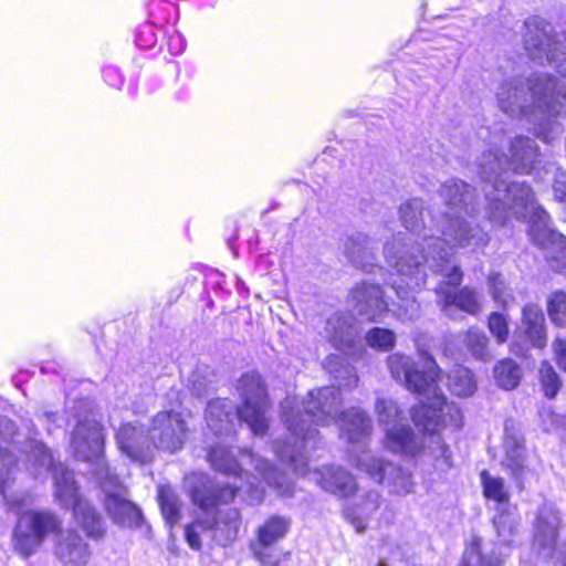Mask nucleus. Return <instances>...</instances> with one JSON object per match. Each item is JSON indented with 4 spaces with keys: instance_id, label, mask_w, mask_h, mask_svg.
I'll return each mask as SVG.
<instances>
[{
    "instance_id": "nucleus-1",
    "label": "nucleus",
    "mask_w": 566,
    "mask_h": 566,
    "mask_svg": "<svg viewBox=\"0 0 566 566\" xmlns=\"http://www.w3.org/2000/svg\"><path fill=\"white\" fill-rule=\"evenodd\" d=\"M499 137H493L488 150L478 159V174L485 184L483 217L494 224H504L511 217L530 219L528 233L534 243L546 251L552 270L566 272V237L549 227V217L542 207H536L534 196L524 182H507L501 179L510 169L528 174L538 157L536 144L528 137L518 136L510 143V154H499Z\"/></svg>"
},
{
    "instance_id": "nucleus-2",
    "label": "nucleus",
    "mask_w": 566,
    "mask_h": 566,
    "mask_svg": "<svg viewBox=\"0 0 566 566\" xmlns=\"http://www.w3.org/2000/svg\"><path fill=\"white\" fill-rule=\"evenodd\" d=\"M342 397L338 388L324 387L311 390L302 402L287 397L282 402V420L290 433V440L275 442L277 457L291 464L293 470L303 475L307 472V446L314 441L316 430L312 423L328 426L337 422L340 438L348 443H360L371 432V420L360 409L353 408L340 413Z\"/></svg>"
},
{
    "instance_id": "nucleus-3",
    "label": "nucleus",
    "mask_w": 566,
    "mask_h": 566,
    "mask_svg": "<svg viewBox=\"0 0 566 566\" xmlns=\"http://www.w3.org/2000/svg\"><path fill=\"white\" fill-rule=\"evenodd\" d=\"M400 217L408 230L421 235V242L400 232L386 242L384 254L388 264L397 271V279L392 282V289L401 301L397 314L402 319H413L419 312L415 293L424 286L427 277L422 259V255L428 252L424 234L428 237L433 234L426 219L429 218L430 223L438 224V221L424 208L420 199H412L403 203L400 207Z\"/></svg>"
},
{
    "instance_id": "nucleus-4",
    "label": "nucleus",
    "mask_w": 566,
    "mask_h": 566,
    "mask_svg": "<svg viewBox=\"0 0 566 566\" xmlns=\"http://www.w3.org/2000/svg\"><path fill=\"white\" fill-rule=\"evenodd\" d=\"M500 108L512 117L526 116L535 135L552 142L562 127L555 119L566 114V84L549 75H536L527 85L518 78L504 81L496 93Z\"/></svg>"
},
{
    "instance_id": "nucleus-5",
    "label": "nucleus",
    "mask_w": 566,
    "mask_h": 566,
    "mask_svg": "<svg viewBox=\"0 0 566 566\" xmlns=\"http://www.w3.org/2000/svg\"><path fill=\"white\" fill-rule=\"evenodd\" d=\"M446 211L438 220L437 227L442 237L424 234V241L428 248L424 261V270H430V264H441L440 254L447 252L452 263V254L449 250L454 248H468L475 250L484 247L489 242V234L476 222L480 214L474 205V196L471 187L460 180L447 181L440 192Z\"/></svg>"
},
{
    "instance_id": "nucleus-6",
    "label": "nucleus",
    "mask_w": 566,
    "mask_h": 566,
    "mask_svg": "<svg viewBox=\"0 0 566 566\" xmlns=\"http://www.w3.org/2000/svg\"><path fill=\"white\" fill-rule=\"evenodd\" d=\"M71 444L78 460L94 465V474L105 493V510L109 518L119 526H138L142 521L140 510L127 499V490L117 476L109 472L102 459L104 449L102 426L93 419L81 420L73 431Z\"/></svg>"
},
{
    "instance_id": "nucleus-7",
    "label": "nucleus",
    "mask_w": 566,
    "mask_h": 566,
    "mask_svg": "<svg viewBox=\"0 0 566 566\" xmlns=\"http://www.w3.org/2000/svg\"><path fill=\"white\" fill-rule=\"evenodd\" d=\"M415 426L422 431L417 436L407 423L392 424L385 428L384 446L394 453L415 455L420 451L432 459L437 470L444 472L452 467V452L439 434L440 428H460L450 423V417L441 412L437 403L421 401L411 409Z\"/></svg>"
},
{
    "instance_id": "nucleus-8",
    "label": "nucleus",
    "mask_w": 566,
    "mask_h": 566,
    "mask_svg": "<svg viewBox=\"0 0 566 566\" xmlns=\"http://www.w3.org/2000/svg\"><path fill=\"white\" fill-rule=\"evenodd\" d=\"M238 391L242 400L234 407L228 398L210 401L206 411L208 427L216 433H229L232 422L238 418L245 422L254 436H264L269 428V398L263 380L258 374H244L238 382Z\"/></svg>"
},
{
    "instance_id": "nucleus-9",
    "label": "nucleus",
    "mask_w": 566,
    "mask_h": 566,
    "mask_svg": "<svg viewBox=\"0 0 566 566\" xmlns=\"http://www.w3.org/2000/svg\"><path fill=\"white\" fill-rule=\"evenodd\" d=\"M25 449L30 463L27 469L31 474L38 479L52 470L56 500L65 507H73L74 516L87 536L101 537L104 533L102 518L87 501L80 497L73 473L62 464H54L52 454L42 442L32 439L27 442Z\"/></svg>"
},
{
    "instance_id": "nucleus-10",
    "label": "nucleus",
    "mask_w": 566,
    "mask_h": 566,
    "mask_svg": "<svg viewBox=\"0 0 566 566\" xmlns=\"http://www.w3.org/2000/svg\"><path fill=\"white\" fill-rule=\"evenodd\" d=\"M423 371L416 368L415 361L400 353H395L387 358V365L391 376L401 381L406 388L422 397V401L437 403L441 412L450 417V423L459 426L461 422V411L453 405L446 401L438 384L440 369L436 361L427 354H421Z\"/></svg>"
},
{
    "instance_id": "nucleus-11",
    "label": "nucleus",
    "mask_w": 566,
    "mask_h": 566,
    "mask_svg": "<svg viewBox=\"0 0 566 566\" xmlns=\"http://www.w3.org/2000/svg\"><path fill=\"white\" fill-rule=\"evenodd\" d=\"M208 460L216 470L233 475L234 479H238L242 465H250L280 495L290 496L293 493V485L284 474L270 465L266 460L256 458L250 451L242 452L241 459L238 461L227 447L218 446L210 450ZM239 480L242 481L243 478L239 476Z\"/></svg>"
},
{
    "instance_id": "nucleus-12",
    "label": "nucleus",
    "mask_w": 566,
    "mask_h": 566,
    "mask_svg": "<svg viewBox=\"0 0 566 566\" xmlns=\"http://www.w3.org/2000/svg\"><path fill=\"white\" fill-rule=\"evenodd\" d=\"M440 260L442 261L440 265L430 264V271L433 274H440L443 279L436 287V292L438 303L441 305L444 314L454 317V313L458 310L470 314L478 313L480 311V302L473 291L464 287L459 293L454 292V289L462 280V272L458 264L450 261L447 252L440 254Z\"/></svg>"
},
{
    "instance_id": "nucleus-13",
    "label": "nucleus",
    "mask_w": 566,
    "mask_h": 566,
    "mask_svg": "<svg viewBox=\"0 0 566 566\" xmlns=\"http://www.w3.org/2000/svg\"><path fill=\"white\" fill-rule=\"evenodd\" d=\"M61 520L49 511H28L18 518L13 532L14 549L23 557L35 554L45 538L59 532Z\"/></svg>"
},
{
    "instance_id": "nucleus-14",
    "label": "nucleus",
    "mask_w": 566,
    "mask_h": 566,
    "mask_svg": "<svg viewBox=\"0 0 566 566\" xmlns=\"http://www.w3.org/2000/svg\"><path fill=\"white\" fill-rule=\"evenodd\" d=\"M187 488L196 505L207 511L218 503H228L234 499L237 492L248 493L251 502H261L264 494L262 483H254L247 474L245 484H233L214 490L207 475L193 473L186 479Z\"/></svg>"
},
{
    "instance_id": "nucleus-15",
    "label": "nucleus",
    "mask_w": 566,
    "mask_h": 566,
    "mask_svg": "<svg viewBox=\"0 0 566 566\" xmlns=\"http://www.w3.org/2000/svg\"><path fill=\"white\" fill-rule=\"evenodd\" d=\"M525 49L533 59L547 60L558 63V72L566 77V33L557 39L552 36V27L541 18H532L525 22Z\"/></svg>"
},
{
    "instance_id": "nucleus-16",
    "label": "nucleus",
    "mask_w": 566,
    "mask_h": 566,
    "mask_svg": "<svg viewBox=\"0 0 566 566\" xmlns=\"http://www.w3.org/2000/svg\"><path fill=\"white\" fill-rule=\"evenodd\" d=\"M353 461L370 479L384 484L390 494L406 496L413 491L412 475L406 469L385 462L366 451L354 458Z\"/></svg>"
},
{
    "instance_id": "nucleus-17",
    "label": "nucleus",
    "mask_w": 566,
    "mask_h": 566,
    "mask_svg": "<svg viewBox=\"0 0 566 566\" xmlns=\"http://www.w3.org/2000/svg\"><path fill=\"white\" fill-rule=\"evenodd\" d=\"M186 433L187 424L180 412L175 409L160 411L149 428L151 448L176 452L182 448Z\"/></svg>"
},
{
    "instance_id": "nucleus-18",
    "label": "nucleus",
    "mask_w": 566,
    "mask_h": 566,
    "mask_svg": "<svg viewBox=\"0 0 566 566\" xmlns=\"http://www.w3.org/2000/svg\"><path fill=\"white\" fill-rule=\"evenodd\" d=\"M14 434V423L7 419L0 418V492L11 509H19L24 504V497L9 494L10 479L13 472L15 460L8 451Z\"/></svg>"
},
{
    "instance_id": "nucleus-19",
    "label": "nucleus",
    "mask_w": 566,
    "mask_h": 566,
    "mask_svg": "<svg viewBox=\"0 0 566 566\" xmlns=\"http://www.w3.org/2000/svg\"><path fill=\"white\" fill-rule=\"evenodd\" d=\"M116 440L120 452L133 461L143 463L150 459L151 441L149 429L145 432L137 421L122 424L117 430Z\"/></svg>"
},
{
    "instance_id": "nucleus-20",
    "label": "nucleus",
    "mask_w": 566,
    "mask_h": 566,
    "mask_svg": "<svg viewBox=\"0 0 566 566\" xmlns=\"http://www.w3.org/2000/svg\"><path fill=\"white\" fill-rule=\"evenodd\" d=\"M313 480L324 491L345 499L356 493L358 485L355 478L342 467L325 465L313 472Z\"/></svg>"
},
{
    "instance_id": "nucleus-21",
    "label": "nucleus",
    "mask_w": 566,
    "mask_h": 566,
    "mask_svg": "<svg viewBox=\"0 0 566 566\" xmlns=\"http://www.w3.org/2000/svg\"><path fill=\"white\" fill-rule=\"evenodd\" d=\"M352 297L358 314L368 321L380 319L388 311V303L377 284H357L352 291Z\"/></svg>"
},
{
    "instance_id": "nucleus-22",
    "label": "nucleus",
    "mask_w": 566,
    "mask_h": 566,
    "mask_svg": "<svg viewBox=\"0 0 566 566\" xmlns=\"http://www.w3.org/2000/svg\"><path fill=\"white\" fill-rule=\"evenodd\" d=\"M352 297L358 314L368 321L380 319L388 311V303L377 284H357L352 291Z\"/></svg>"
},
{
    "instance_id": "nucleus-23",
    "label": "nucleus",
    "mask_w": 566,
    "mask_h": 566,
    "mask_svg": "<svg viewBox=\"0 0 566 566\" xmlns=\"http://www.w3.org/2000/svg\"><path fill=\"white\" fill-rule=\"evenodd\" d=\"M55 555L60 562L71 566L86 565L91 551L87 543L75 532H61L55 543Z\"/></svg>"
},
{
    "instance_id": "nucleus-24",
    "label": "nucleus",
    "mask_w": 566,
    "mask_h": 566,
    "mask_svg": "<svg viewBox=\"0 0 566 566\" xmlns=\"http://www.w3.org/2000/svg\"><path fill=\"white\" fill-rule=\"evenodd\" d=\"M559 525L557 510L553 505H544L538 514L535 525L534 545L539 554L552 556Z\"/></svg>"
},
{
    "instance_id": "nucleus-25",
    "label": "nucleus",
    "mask_w": 566,
    "mask_h": 566,
    "mask_svg": "<svg viewBox=\"0 0 566 566\" xmlns=\"http://www.w3.org/2000/svg\"><path fill=\"white\" fill-rule=\"evenodd\" d=\"M504 465L512 472L515 479H520L525 471L524 439L513 422H505L504 437Z\"/></svg>"
},
{
    "instance_id": "nucleus-26",
    "label": "nucleus",
    "mask_w": 566,
    "mask_h": 566,
    "mask_svg": "<svg viewBox=\"0 0 566 566\" xmlns=\"http://www.w3.org/2000/svg\"><path fill=\"white\" fill-rule=\"evenodd\" d=\"M326 333L334 347L342 352L352 349L358 337V331L352 317L338 313L327 319Z\"/></svg>"
},
{
    "instance_id": "nucleus-27",
    "label": "nucleus",
    "mask_w": 566,
    "mask_h": 566,
    "mask_svg": "<svg viewBox=\"0 0 566 566\" xmlns=\"http://www.w3.org/2000/svg\"><path fill=\"white\" fill-rule=\"evenodd\" d=\"M381 504V495L376 491L367 492L359 501L345 510L346 517L356 532L363 533L368 527L371 517L378 512Z\"/></svg>"
},
{
    "instance_id": "nucleus-28",
    "label": "nucleus",
    "mask_w": 566,
    "mask_h": 566,
    "mask_svg": "<svg viewBox=\"0 0 566 566\" xmlns=\"http://www.w3.org/2000/svg\"><path fill=\"white\" fill-rule=\"evenodd\" d=\"M522 329L533 346L544 347L546 344L545 318L542 308L536 304H527L522 312Z\"/></svg>"
},
{
    "instance_id": "nucleus-29",
    "label": "nucleus",
    "mask_w": 566,
    "mask_h": 566,
    "mask_svg": "<svg viewBox=\"0 0 566 566\" xmlns=\"http://www.w3.org/2000/svg\"><path fill=\"white\" fill-rule=\"evenodd\" d=\"M373 241L365 233H355L345 242V253L348 260L357 268L367 270L374 260Z\"/></svg>"
},
{
    "instance_id": "nucleus-30",
    "label": "nucleus",
    "mask_w": 566,
    "mask_h": 566,
    "mask_svg": "<svg viewBox=\"0 0 566 566\" xmlns=\"http://www.w3.org/2000/svg\"><path fill=\"white\" fill-rule=\"evenodd\" d=\"M240 527V515L238 510L228 509L219 511L218 517L209 526L212 538L220 545H227L235 539Z\"/></svg>"
},
{
    "instance_id": "nucleus-31",
    "label": "nucleus",
    "mask_w": 566,
    "mask_h": 566,
    "mask_svg": "<svg viewBox=\"0 0 566 566\" xmlns=\"http://www.w3.org/2000/svg\"><path fill=\"white\" fill-rule=\"evenodd\" d=\"M499 544L511 545L514 541L518 526V516L514 507H499L493 518Z\"/></svg>"
},
{
    "instance_id": "nucleus-32",
    "label": "nucleus",
    "mask_w": 566,
    "mask_h": 566,
    "mask_svg": "<svg viewBox=\"0 0 566 566\" xmlns=\"http://www.w3.org/2000/svg\"><path fill=\"white\" fill-rule=\"evenodd\" d=\"M481 483L483 495L486 499L496 502L500 505L499 507L510 506V494L502 478L493 476L488 471H482Z\"/></svg>"
},
{
    "instance_id": "nucleus-33",
    "label": "nucleus",
    "mask_w": 566,
    "mask_h": 566,
    "mask_svg": "<svg viewBox=\"0 0 566 566\" xmlns=\"http://www.w3.org/2000/svg\"><path fill=\"white\" fill-rule=\"evenodd\" d=\"M325 367L328 373L338 380V386L350 387L358 381L354 369L340 355H329L326 359Z\"/></svg>"
},
{
    "instance_id": "nucleus-34",
    "label": "nucleus",
    "mask_w": 566,
    "mask_h": 566,
    "mask_svg": "<svg viewBox=\"0 0 566 566\" xmlns=\"http://www.w3.org/2000/svg\"><path fill=\"white\" fill-rule=\"evenodd\" d=\"M448 385L450 390L459 397L471 396L476 388L472 373L461 366L454 368L448 375Z\"/></svg>"
},
{
    "instance_id": "nucleus-35",
    "label": "nucleus",
    "mask_w": 566,
    "mask_h": 566,
    "mask_svg": "<svg viewBox=\"0 0 566 566\" xmlns=\"http://www.w3.org/2000/svg\"><path fill=\"white\" fill-rule=\"evenodd\" d=\"M494 377L500 387L510 390L520 384L522 371L514 360L504 359L495 366Z\"/></svg>"
},
{
    "instance_id": "nucleus-36",
    "label": "nucleus",
    "mask_w": 566,
    "mask_h": 566,
    "mask_svg": "<svg viewBox=\"0 0 566 566\" xmlns=\"http://www.w3.org/2000/svg\"><path fill=\"white\" fill-rule=\"evenodd\" d=\"M379 426L385 428L399 424L402 420V410L398 403L389 398H378L375 403Z\"/></svg>"
},
{
    "instance_id": "nucleus-37",
    "label": "nucleus",
    "mask_w": 566,
    "mask_h": 566,
    "mask_svg": "<svg viewBox=\"0 0 566 566\" xmlns=\"http://www.w3.org/2000/svg\"><path fill=\"white\" fill-rule=\"evenodd\" d=\"M289 521L283 517H271L259 528V543L270 546L284 537L289 530Z\"/></svg>"
},
{
    "instance_id": "nucleus-38",
    "label": "nucleus",
    "mask_w": 566,
    "mask_h": 566,
    "mask_svg": "<svg viewBox=\"0 0 566 566\" xmlns=\"http://www.w3.org/2000/svg\"><path fill=\"white\" fill-rule=\"evenodd\" d=\"M158 501L166 521L172 525L180 518V504L175 491L169 485L158 488Z\"/></svg>"
},
{
    "instance_id": "nucleus-39",
    "label": "nucleus",
    "mask_w": 566,
    "mask_h": 566,
    "mask_svg": "<svg viewBox=\"0 0 566 566\" xmlns=\"http://www.w3.org/2000/svg\"><path fill=\"white\" fill-rule=\"evenodd\" d=\"M538 376L545 397L554 398L562 388V381L558 374L555 371L553 366L545 360L541 364Z\"/></svg>"
},
{
    "instance_id": "nucleus-40",
    "label": "nucleus",
    "mask_w": 566,
    "mask_h": 566,
    "mask_svg": "<svg viewBox=\"0 0 566 566\" xmlns=\"http://www.w3.org/2000/svg\"><path fill=\"white\" fill-rule=\"evenodd\" d=\"M547 314L552 323L566 326V293L555 291L547 297Z\"/></svg>"
},
{
    "instance_id": "nucleus-41",
    "label": "nucleus",
    "mask_w": 566,
    "mask_h": 566,
    "mask_svg": "<svg viewBox=\"0 0 566 566\" xmlns=\"http://www.w3.org/2000/svg\"><path fill=\"white\" fill-rule=\"evenodd\" d=\"M489 339L486 335L479 329H470L467 335V346L471 354L480 360L486 361L492 358L488 349Z\"/></svg>"
},
{
    "instance_id": "nucleus-42",
    "label": "nucleus",
    "mask_w": 566,
    "mask_h": 566,
    "mask_svg": "<svg viewBox=\"0 0 566 566\" xmlns=\"http://www.w3.org/2000/svg\"><path fill=\"white\" fill-rule=\"evenodd\" d=\"M366 343L378 350H390L396 344V335L392 331L381 327L371 328L365 336Z\"/></svg>"
},
{
    "instance_id": "nucleus-43",
    "label": "nucleus",
    "mask_w": 566,
    "mask_h": 566,
    "mask_svg": "<svg viewBox=\"0 0 566 566\" xmlns=\"http://www.w3.org/2000/svg\"><path fill=\"white\" fill-rule=\"evenodd\" d=\"M459 566H500L499 559H485L480 554L479 543L473 541L471 546L467 548L463 559Z\"/></svg>"
},
{
    "instance_id": "nucleus-44",
    "label": "nucleus",
    "mask_w": 566,
    "mask_h": 566,
    "mask_svg": "<svg viewBox=\"0 0 566 566\" xmlns=\"http://www.w3.org/2000/svg\"><path fill=\"white\" fill-rule=\"evenodd\" d=\"M209 526L207 521L198 520L186 527V539L191 548L199 549L201 547L200 534L210 532Z\"/></svg>"
},
{
    "instance_id": "nucleus-45",
    "label": "nucleus",
    "mask_w": 566,
    "mask_h": 566,
    "mask_svg": "<svg viewBox=\"0 0 566 566\" xmlns=\"http://www.w3.org/2000/svg\"><path fill=\"white\" fill-rule=\"evenodd\" d=\"M490 332L495 336L497 343L506 342L509 336V326L504 315L492 313L489 317Z\"/></svg>"
},
{
    "instance_id": "nucleus-46",
    "label": "nucleus",
    "mask_w": 566,
    "mask_h": 566,
    "mask_svg": "<svg viewBox=\"0 0 566 566\" xmlns=\"http://www.w3.org/2000/svg\"><path fill=\"white\" fill-rule=\"evenodd\" d=\"M489 285L492 296L495 301L507 305L510 295L504 293L505 283L503 276L499 273H492L489 275Z\"/></svg>"
},
{
    "instance_id": "nucleus-47",
    "label": "nucleus",
    "mask_w": 566,
    "mask_h": 566,
    "mask_svg": "<svg viewBox=\"0 0 566 566\" xmlns=\"http://www.w3.org/2000/svg\"><path fill=\"white\" fill-rule=\"evenodd\" d=\"M542 427L545 431H552L563 424V418L555 413L551 408H543L539 411Z\"/></svg>"
},
{
    "instance_id": "nucleus-48",
    "label": "nucleus",
    "mask_w": 566,
    "mask_h": 566,
    "mask_svg": "<svg viewBox=\"0 0 566 566\" xmlns=\"http://www.w3.org/2000/svg\"><path fill=\"white\" fill-rule=\"evenodd\" d=\"M553 190L557 200L566 202V174L559 172L556 175Z\"/></svg>"
},
{
    "instance_id": "nucleus-49",
    "label": "nucleus",
    "mask_w": 566,
    "mask_h": 566,
    "mask_svg": "<svg viewBox=\"0 0 566 566\" xmlns=\"http://www.w3.org/2000/svg\"><path fill=\"white\" fill-rule=\"evenodd\" d=\"M254 555L258 557V558H261V553L256 551V548H254Z\"/></svg>"
}]
</instances>
